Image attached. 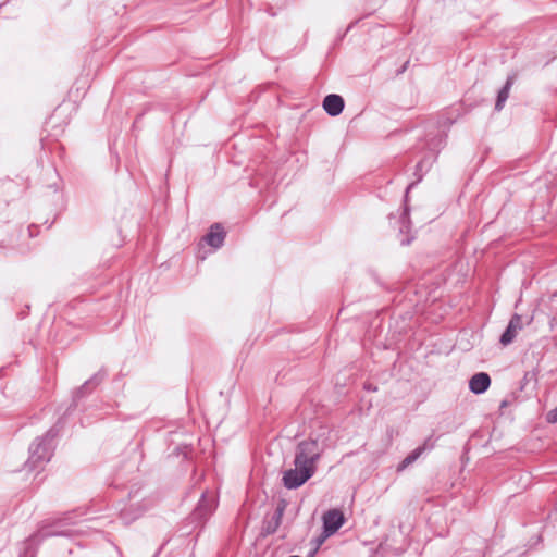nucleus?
Here are the masks:
<instances>
[{
  "instance_id": "nucleus-19",
  "label": "nucleus",
  "mask_w": 557,
  "mask_h": 557,
  "mask_svg": "<svg viewBox=\"0 0 557 557\" xmlns=\"http://www.w3.org/2000/svg\"><path fill=\"white\" fill-rule=\"evenodd\" d=\"M446 138L447 134L445 133L432 139L434 148H437V151L445 145Z\"/></svg>"
},
{
  "instance_id": "nucleus-31",
  "label": "nucleus",
  "mask_w": 557,
  "mask_h": 557,
  "mask_svg": "<svg viewBox=\"0 0 557 557\" xmlns=\"http://www.w3.org/2000/svg\"><path fill=\"white\" fill-rule=\"evenodd\" d=\"M51 188H54L55 191L59 190V186L57 184L50 185Z\"/></svg>"
},
{
  "instance_id": "nucleus-2",
  "label": "nucleus",
  "mask_w": 557,
  "mask_h": 557,
  "mask_svg": "<svg viewBox=\"0 0 557 557\" xmlns=\"http://www.w3.org/2000/svg\"><path fill=\"white\" fill-rule=\"evenodd\" d=\"M218 507V500L214 497H208L207 491L201 493V496L193 509V511L185 518L180 531L181 536H189L194 531L198 530L196 535L190 540L196 545L198 537L205 529L207 522L213 516Z\"/></svg>"
},
{
  "instance_id": "nucleus-28",
  "label": "nucleus",
  "mask_w": 557,
  "mask_h": 557,
  "mask_svg": "<svg viewBox=\"0 0 557 557\" xmlns=\"http://www.w3.org/2000/svg\"><path fill=\"white\" fill-rule=\"evenodd\" d=\"M318 548L313 547L312 549L309 550V553L307 554V557H314L315 554L318 553Z\"/></svg>"
},
{
  "instance_id": "nucleus-6",
  "label": "nucleus",
  "mask_w": 557,
  "mask_h": 557,
  "mask_svg": "<svg viewBox=\"0 0 557 557\" xmlns=\"http://www.w3.org/2000/svg\"><path fill=\"white\" fill-rule=\"evenodd\" d=\"M75 521L73 520V512H69L62 520L55 521L52 523H46L39 527L36 533H34L29 540L42 542L46 539L54 537V536H63L71 537L74 534V531L66 525L73 524Z\"/></svg>"
},
{
  "instance_id": "nucleus-1",
  "label": "nucleus",
  "mask_w": 557,
  "mask_h": 557,
  "mask_svg": "<svg viewBox=\"0 0 557 557\" xmlns=\"http://www.w3.org/2000/svg\"><path fill=\"white\" fill-rule=\"evenodd\" d=\"M69 416L65 412L57 420V422L41 436H37L29 445V457L25 462V469L28 471H38L51 460L57 447V438L59 437L65 420Z\"/></svg>"
},
{
  "instance_id": "nucleus-4",
  "label": "nucleus",
  "mask_w": 557,
  "mask_h": 557,
  "mask_svg": "<svg viewBox=\"0 0 557 557\" xmlns=\"http://www.w3.org/2000/svg\"><path fill=\"white\" fill-rule=\"evenodd\" d=\"M108 377V371L104 367H101L91 377L83 383L72 396V401L65 410V416H71L75 411H85V399L90 395Z\"/></svg>"
},
{
  "instance_id": "nucleus-10",
  "label": "nucleus",
  "mask_w": 557,
  "mask_h": 557,
  "mask_svg": "<svg viewBox=\"0 0 557 557\" xmlns=\"http://www.w3.org/2000/svg\"><path fill=\"white\" fill-rule=\"evenodd\" d=\"M345 522L346 518L341 509H329L322 516V530L334 535L345 524Z\"/></svg>"
},
{
  "instance_id": "nucleus-32",
  "label": "nucleus",
  "mask_w": 557,
  "mask_h": 557,
  "mask_svg": "<svg viewBox=\"0 0 557 557\" xmlns=\"http://www.w3.org/2000/svg\"><path fill=\"white\" fill-rule=\"evenodd\" d=\"M4 371H5V367H1V368H0V376H2V375H3Z\"/></svg>"
},
{
  "instance_id": "nucleus-7",
  "label": "nucleus",
  "mask_w": 557,
  "mask_h": 557,
  "mask_svg": "<svg viewBox=\"0 0 557 557\" xmlns=\"http://www.w3.org/2000/svg\"><path fill=\"white\" fill-rule=\"evenodd\" d=\"M317 471L294 460V468L283 472L282 484L286 490H297L306 484Z\"/></svg>"
},
{
  "instance_id": "nucleus-15",
  "label": "nucleus",
  "mask_w": 557,
  "mask_h": 557,
  "mask_svg": "<svg viewBox=\"0 0 557 557\" xmlns=\"http://www.w3.org/2000/svg\"><path fill=\"white\" fill-rule=\"evenodd\" d=\"M513 83H515V75L513 74L508 75L505 84L497 92L495 107H494L495 111L499 112L503 110V108L509 97V92H510V89H511Z\"/></svg>"
},
{
  "instance_id": "nucleus-22",
  "label": "nucleus",
  "mask_w": 557,
  "mask_h": 557,
  "mask_svg": "<svg viewBox=\"0 0 557 557\" xmlns=\"http://www.w3.org/2000/svg\"><path fill=\"white\" fill-rule=\"evenodd\" d=\"M363 389L367 391V392H376L377 391V386L370 382V381H366L363 383Z\"/></svg>"
},
{
  "instance_id": "nucleus-21",
  "label": "nucleus",
  "mask_w": 557,
  "mask_h": 557,
  "mask_svg": "<svg viewBox=\"0 0 557 557\" xmlns=\"http://www.w3.org/2000/svg\"><path fill=\"white\" fill-rule=\"evenodd\" d=\"M546 421L552 424L557 423V406L547 412Z\"/></svg>"
},
{
  "instance_id": "nucleus-30",
  "label": "nucleus",
  "mask_w": 557,
  "mask_h": 557,
  "mask_svg": "<svg viewBox=\"0 0 557 557\" xmlns=\"http://www.w3.org/2000/svg\"><path fill=\"white\" fill-rule=\"evenodd\" d=\"M507 405H508V401L507 400H503L500 403V408H505Z\"/></svg>"
},
{
  "instance_id": "nucleus-8",
  "label": "nucleus",
  "mask_w": 557,
  "mask_h": 557,
  "mask_svg": "<svg viewBox=\"0 0 557 557\" xmlns=\"http://www.w3.org/2000/svg\"><path fill=\"white\" fill-rule=\"evenodd\" d=\"M287 506H288L287 499L278 498V500L276 503V508H275L273 515L271 516V518L265 517L263 519L262 528L260 531L261 537H267L269 535L274 534L277 531L278 527L282 523V519H283V516H284V512H285Z\"/></svg>"
},
{
  "instance_id": "nucleus-12",
  "label": "nucleus",
  "mask_w": 557,
  "mask_h": 557,
  "mask_svg": "<svg viewBox=\"0 0 557 557\" xmlns=\"http://www.w3.org/2000/svg\"><path fill=\"white\" fill-rule=\"evenodd\" d=\"M522 326H523L522 317L518 313H513L511 315L506 329L499 336V343L503 346L510 345L515 341L518 331L522 330Z\"/></svg>"
},
{
  "instance_id": "nucleus-27",
  "label": "nucleus",
  "mask_w": 557,
  "mask_h": 557,
  "mask_svg": "<svg viewBox=\"0 0 557 557\" xmlns=\"http://www.w3.org/2000/svg\"><path fill=\"white\" fill-rule=\"evenodd\" d=\"M408 65H409V60H407L397 71H396V75H401L406 72V70L408 69Z\"/></svg>"
},
{
  "instance_id": "nucleus-23",
  "label": "nucleus",
  "mask_w": 557,
  "mask_h": 557,
  "mask_svg": "<svg viewBox=\"0 0 557 557\" xmlns=\"http://www.w3.org/2000/svg\"><path fill=\"white\" fill-rule=\"evenodd\" d=\"M347 34H348V32L346 29L338 30V33L336 35V38H335V45L341 44L344 40V38L346 37Z\"/></svg>"
},
{
  "instance_id": "nucleus-13",
  "label": "nucleus",
  "mask_w": 557,
  "mask_h": 557,
  "mask_svg": "<svg viewBox=\"0 0 557 557\" xmlns=\"http://www.w3.org/2000/svg\"><path fill=\"white\" fill-rule=\"evenodd\" d=\"M323 110L332 117L338 116L345 109V100L341 95L329 94L322 101Z\"/></svg>"
},
{
  "instance_id": "nucleus-16",
  "label": "nucleus",
  "mask_w": 557,
  "mask_h": 557,
  "mask_svg": "<svg viewBox=\"0 0 557 557\" xmlns=\"http://www.w3.org/2000/svg\"><path fill=\"white\" fill-rule=\"evenodd\" d=\"M370 275L371 277L373 278V281L382 288V289H385L387 292H394L397 289L396 286H394L395 284H389L387 282H384L375 271H371L370 272Z\"/></svg>"
},
{
  "instance_id": "nucleus-29",
  "label": "nucleus",
  "mask_w": 557,
  "mask_h": 557,
  "mask_svg": "<svg viewBox=\"0 0 557 557\" xmlns=\"http://www.w3.org/2000/svg\"><path fill=\"white\" fill-rule=\"evenodd\" d=\"M143 115H144V113H140V114H138V115L136 116V119H135V121H134V125H135L136 123H138V122H139V120L143 117Z\"/></svg>"
},
{
  "instance_id": "nucleus-14",
  "label": "nucleus",
  "mask_w": 557,
  "mask_h": 557,
  "mask_svg": "<svg viewBox=\"0 0 557 557\" xmlns=\"http://www.w3.org/2000/svg\"><path fill=\"white\" fill-rule=\"evenodd\" d=\"M491 386V376L486 372H476L469 380V389L474 395L484 394Z\"/></svg>"
},
{
  "instance_id": "nucleus-25",
  "label": "nucleus",
  "mask_w": 557,
  "mask_h": 557,
  "mask_svg": "<svg viewBox=\"0 0 557 557\" xmlns=\"http://www.w3.org/2000/svg\"><path fill=\"white\" fill-rule=\"evenodd\" d=\"M29 309L30 306L26 305L25 308L17 313V318L21 320L25 319L28 315Z\"/></svg>"
},
{
  "instance_id": "nucleus-3",
  "label": "nucleus",
  "mask_w": 557,
  "mask_h": 557,
  "mask_svg": "<svg viewBox=\"0 0 557 557\" xmlns=\"http://www.w3.org/2000/svg\"><path fill=\"white\" fill-rule=\"evenodd\" d=\"M425 160H420L416 166L413 175L416 180L408 184L405 190L404 199H403V212L399 216V243L401 246H408L414 239V236L410 234L411 231V220H410V206L409 201V191L416 187L422 180L424 174L429 171V166L424 168Z\"/></svg>"
},
{
  "instance_id": "nucleus-11",
  "label": "nucleus",
  "mask_w": 557,
  "mask_h": 557,
  "mask_svg": "<svg viewBox=\"0 0 557 557\" xmlns=\"http://www.w3.org/2000/svg\"><path fill=\"white\" fill-rule=\"evenodd\" d=\"M226 231L221 223L216 222L210 225L201 240L215 251L224 245Z\"/></svg>"
},
{
  "instance_id": "nucleus-18",
  "label": "nucleus",
  "mask_w": 557,
  "mask_h": 557,
  "mask_svg": "<svg viewBox=\"0 0 557 557\" xmlns=\"http://www.w3.org/2000/svg\"><path fill=\"white\" fill-rule=\"evenodd\" d=\"M330 536H332V534H329V532H326L325 530H322L320 535H318L317 537H314L312 540L313 544H314V547L315 548H320L321 545L326 541V539H329Z\"/></svg>"
},
{
  "instance_id": "nucleus-20",
  "label": "nucleus",
  "mask_w": 557,
  "mask_h": 557,
  "mask_svg": "<svg viewBox=\"0 0 557 557\" xmlns=\"http://www.w3.org/2000/svg\"><path fill=\"white\" fill-rule=\"evenodd\" d=\"M535 380V373L534 372H525L521 383H520V391H523L525 388V385L531 381Z\"/></svg>"
},
{
  "instance_id": "nucleus-5",
  "label": "nucleus",
  "mask_w": 557,
  "mask_h": 557,
  "mask_svg": "<svg viewBox=\"0 0 557 557\" xmlns=\"http://www.w3.org/2000/svg\"><path fill=\"white\" fill-rule=\"evenodd\" d=\"M324 449V442H320L319 436L310 435L296 445L294 460L317 471V463L321 459Z\"/></svg>"
},
{
  "instance_id": "nucleus-24",
  "label": "nucleus",
  "mask_w": 557,
  "mask_h": 557,
  "mask_svg": "<svg viewBox=\"0 0 557 557\" xmlns=\"http://www.w3.org/2000/svg\"><path fill=\"white\" fill-rule=\"evenodd\" d=\"M369 15H370V14H367V15H364V16H362V17H359V18H357V20H355V21L350 22V23H349V25H348L345 29L349 33L352 28H355V27L359 24V22H360L362 18H364V17H367V16H369Z\"/></svg>"
},
{
  "instance_id": "nucleus-17",
  "label": "nucleus",
  "mask_w": 557,
  "mask_h": 557,
  "mask_svg": "<svg viewBox=\"0 0 557 557\" xmlns=\"http://www.w3.org/2000/svg\"><path fill=\"white\" fill-rule=\"evenodd\" d=\"M193 446L189 444H182L175 447L174 454L182 456L185 460L191 458Z\"/></svg>"
},
{
  "instance_id": "nucleus-26",
  "label": "nucleus",
  "mask_w": 557,
  "mask_h": 557,
  "mask_svg": "<svg viewBox=\"0 0 557 557\" xmlns=\"http://www.w3.org/2000/svg\"><path fill=\"white\" fill-rule=\"evenodd\" d=\"M457 117H445L443 119L442 125L446 127H450L454 123H456Z\"/></svg>"
},
{
  "instance_id": "nucleus-9",
  "label": "nucleus",
  "mask_w": 557,
  "mask_h": 557,
  "mask_svg": "<svg viewBox=\"0 0 557 557\" xmlns=\"http://www.w3.org/2000/svg\"><path fill=\"white\" fill-rule=\"evenodd\" d=\"M436 444V438L429 436L424 442L411 450L398 465L397 472H403L410 465L414 463L425 451H431Z\"/></svg>"
},
{
  "instance_id": "nucleus-33",
  "label": "nucleus",
  "mask_w": 557,
  "mask_h": 557,
  "mask_svg": "<svg viewBox=\"0 0 557 557\" xmlns=\"http://www.w3.org/2000/svg\"><path fill=\"white\" fill-rule=\"evenodd\" d=\"M554 297H557V292L554 294Z\"/></svg>"
}]
</instances>
